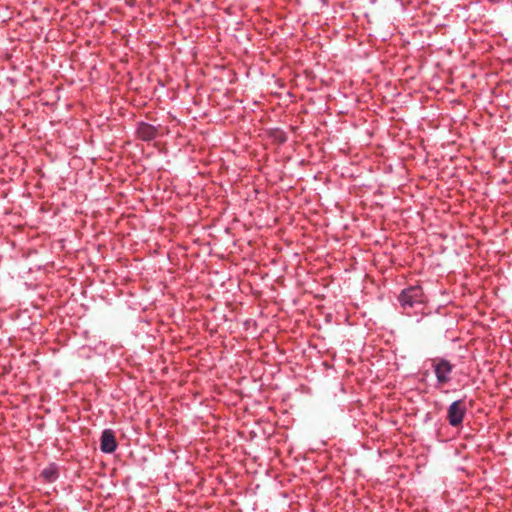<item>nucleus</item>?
I'll return each instance as SVG.
<instances>
[{"label":"nucleus","instance_id":"f03ea898","mask_svg":"<svg viewBox=\"0 0 512 512\" xmlns=\"http://www.w3.org/2000/svg\"><path fill=\"white\" fill-rule=\"evenodd\" d=\"M431 367L436 376L437 387L445 386L452 380L451 374L455 365L448 359L443 357L433 358L431 359Z\"/></svg>","mask_w":512,"mask_h":512},{"label":"nucleus","instance_id":"423d86ee","mask_svg":"<svg viewBox=\"0 0 512 512\" xmlns=\"http://www.w3.org/2000/svg\"><path fill=\"white\" fill-rule=\"evenodd\" d=\"M40 477L43 479L46 483H53L55 482L59 477V469L57 464L50 463L47 467H45L41 473Z\"/></svg>","mask_w":512,"mask_h":512},{"label":"nucleus","instance_id":"7ed1b4c3","mask_svg":"<svg viewBox=\"0 0 512 512\" xmlns=\"http://www.w3.org/2000/svg\"><path fill=\"white\" fill-rule=\"evenodd\" d=\"M467 412L463 399L456 400L450 404L447 410V421L452 427H458L463 423Z\"/></svg>","mask_w":512,"mask_h":512},{"label":"nucleus","instance_id":"39448f33","mask_svg":"<svg viewBox=\"0 0 512 512\" xmlns=\"http://www.w3.org/2000/svg\"><path fill=\"white\" fill-rule=\"evenodd\" d=\"M100 449L103 453L111 454L117 449V441L114 431L105 429L101 434Z\"/></svg>","mask_w":512,"mask_h":512},{"label":"nucleus","instance_id":"f257e3e1","mask_svg":"<svg viewBox=\"0 0 512 512\" xmlns=\"http://www.w3.org/2000/svg\"><path fill=\"white\" fill-rule=\"evenodd\" d=\"M398 301L406 313L410 314V309L423 306L427 302V298L420 285H411L401 291Z\"/></svg>","mask_w":512,"mask_h":512},{"label":"nucleus","instance_id":"20e7f679","mask_svg":"<svg viewBox=\"0 0 512 512\" xmlns=\"http://www.w3.org/2000/svg\"><path fill=\"white\" fill-rule=\"evenodd\" d=\"M136 135L142 141L150 142L158 137L159 128L147 122H139L136 128Z\"/></svg>","mask_w":512,"mask_h":512}]
</instances>
